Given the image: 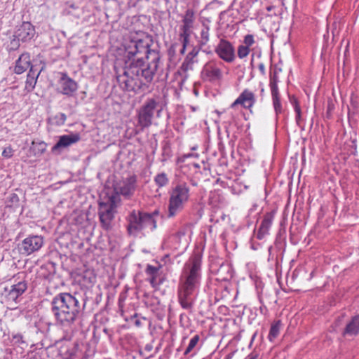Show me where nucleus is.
<instances>
[{"label":"nucleus","mask_w":359,"mask_h":359,"mask_svg":"<svg viewBox=\"0 0 359 359\" xmlns=\"http://www.w3.org/2000/svg\"><path fill=\"white\" fill-rule=\"evenodd\" d=\"M194 13L191 10H187L182 20L183 25L182 26L180 37L189 38L191 30L194 23Z\"/></svg>","instance_id":"nucleus-16"},{"label":"nucleus","mask_w":359,"mask_h":359,"mask_svg":"<svg viewBox=\"0 0 359 359\" xmlns=\"http://www.w3.org/2000/svg\"><path fill=\"white\" fill-rule=\"evenodd\" d=\"M238 57L241 59L246 57L250 53V48L244 45H240L238 47Z\"/></svg>","instance_id":"nucleus-31"},{"label":"nucleus","mask_w":359,"mask_h":359,"mask_svg":"<svg viewBox=\"0 0 359 359\" xmlns=\"http://www.w3.org/2000/svg\"><path fill=\"white\" fill-rule=\"evenodd\" d=\"M46 149V144L43 142L32 141L29 149L31 155L38 156L41 155Z\"/></svg>","instance_id":"nucleus-24"},{"label":"nucleus","mask_w":359,"mask_h":359,"mask_svg":"<svg viewBox=\"0 0 359 359\" xmlns=\"http://www.w3.org/2000/svg\"><path fill=\"white\" fill-rule=\"evenodd\" d=\"M34 35V27L29 22H23L17 27L13 37L17 38L18 41L26 42L31 40Z\"/></svg>","instance_id":"nucleus-12"},{"label":"nucleus","mask_w":359,"mask_h":359,"mask_svg":"<svg viewBox=\"0 0 359 359\" xmlns=\"http://www.w3.org/2000/svg\"><path fill=\"white\" fill-rule=\"evenodd\" d=\"M79 140V136L77 134L62 135L59 137L58 142L53 147L52 151H60L78 142Z\"/></svg>","instance_id":"nucleus-15"},{"label":"nucleus","mask_w":359,"mask_h":359,"mask_svg":"<svg viewBox=\"0 0 359 359\" xmlns=\"http://www.w3.org/2000/svg\"><path fill=\"white\" fill-rule=\"evenodd\" d=\"M244 46H248L250 48L251 46H252L255 43V39L254 36L252 34H248L244 37Z\"/></svg>","instance_id":"nucleus-34"},{"label":"nucleus","mask_w":359,"mask_h":359,"mask_svg":"<svg viewBox=\"0 0 359 359\" xmlns=\"http://www.w3.org/2000/svg\"><path fill=\"white\" fill-rule=\"evenodd\" d=\"M294 111L296 113V117H295L296 122L298 125H299L300 121H301V116H301V114H302L301 108L296 107V110Z\"/></svg>","instance_id":"nucleus-38"},{"label":"nucleus","mask_w":359,"mask_h":359,"mask_svg":"<svg viewBox=\"0 0 359 359\" xmlns=\"http://www.w3.org/2000/svg\"><path fill=\"white\" fill-rule=\"evenodd\" d=\"M359 333V315L354 316L347 324L344 335L355 336Z\"/></svg>","instance_id":"nucleus-21"},{"label":"nucleus","mask_w":359,"mask_h":359,"mask_svg":"<svg viewBox=\"0 0 359 359\" xmlns=\"http://www.w3.org/2000/svg\"><path fill=\"white\" fill-rule=\"evenodd\" d=\"M43 239L39 236H32L25 238L19 245L20 252L28 256L41 248Z\"/></svg>","instance_id":"nucleus-9"},{"label":"nucleus","mask_w":359,"mask_h":359,"mask_svg":"<svg viewBox=\"0 0 359 359\" xmlns=\"http://www.w3.org/2000/svg\"><path fill=\"white\" fill-rule=\"evenodd\" d=\"M30 55L29 53H22L16 61L15 72L20 74L25 72L28 68H31Z\"/></svg>","instance_id":"nucleus-19"},{"label":"nucleus","mask_w":359,"mask_h":359,"mask_svg":"<svg viewBox=\"0 0 359 359\" xmlns=\"http://www.w3.org/2000/svg\"><path fill=\"white\" fill-rule=\"evenodd\" d=\"M279 82V79L278 76V72L276 71H274L273 73L270 74L269 78V87L271 93L273 92H278V83Z\"/></svg>","instance_id":"nucleus-28"},{"label":"nucleus","mask_w":359,"mask_h":359,"mask_svg":"<svg viewBox=\"0 0 359 359\" xmlns=\"http://www.w3.org/2000/svg\"><path fill=\"white\" fill-rule=\"evenodd\" d=\"M264 93H265V90H264V86H262V87L260 89V95L263 96L264 95Z\"/></svg>","instance_id":"nucleus-45"},{"label":"nucleus","mask_w":359,"mask_h":359,"mask_svg":"<svg viewBox=\"0 0 359 359\" xmlns=\"http://www.w3.org/2000/svg\"><path fill=\"white\" fill-rule=\"evenodd\" d=\"M274 218V212H267L263 218L260 226L258 229L257 238L262 240L269 232Z\"/></svg>","instance_id":"nucleus-17"},{"label":"nucleus","mask_w":359,"mask_h":359,"mask_svg":"<svg viewBox=\"0 0 359 359\" xmlns=\"http://www.w3.org/2000/svg\"><path fill=\"white\" fill-rule=\"evenodd\" d=\"M59 74L58 90L64 95H72L77 88L76 83L65 73Z\"/></svg>","instance_id":"nucleus-13"},{"label":"nucleus","mask_w":359,"mask_h":359,"mask_svg":"<svg viewBox=\"0 0 359 359\" xmlns=\"http://www.w3.org/2000/svg\"><path fill=\"white\" fill-rule=\"evenodd\" d=\"M194 166L197 168H200V165L198 163H194Z\"/></svg>","instance_id":"nucleus-46"},{"label":"nucleus","mask_w":359,"mask_h":359,"mask_svg":"<svg viewBox=\"0 0 359 359\" xmlns=\"http://www.w3.org/2000/svg\"><path fill=\"white\" fill-rule=\"evenodd\" d=\"M20 199L16 194H11L6 200V207L15 209L19 205Z\"/></svg>","instance_id":"nucleus-29"},{"label":"nucleus","mask_w":359,"mask_h":359,"mask_svg":"<svg viewBox=\"0 0 359 359\" xmlns=\"http://www.w3.org/2000/svg\"><path fill=\"white\" fill-rule=\"evenodd\" d=\"M190 187L185 182H181L175 186L170 191L168 217L176 216L184 208L190 196Z\"/></svg>","instance_id":"nucleus-6"},{"label":"nucleus","mask_w":359,"mask_h":359,"mask_svg":"<svg viewBox=\"0 0 359 359\" xmlns=\"http://www.w3.org/2000/svg\"><path fill=\"white\" fill-rule=\"evenodd\" d=\"M290 101L291 104L293 106L294 111L296 110V107L300 108L298 100L294 96L290 97Z\"/></svg>","instance_id":"nucleus-37"},{"label":"nucleus","mask_w":359,"mask_h":359,"mask_svg":"<svg viewBox=\"0 0 359 359\" xmlns=\"http://www.w3.org/2000/svg\"><path fill=\"white\" fill-rule=\"evenodd\" d=\"M210 40V27L208 25L203 24L200 32L199 43L201 46H205Z\"/></svg>","instance_id":"nucleus-27"},{"label":"nucleus","mask_w":359,"mask_h":359,"mask_svg":"<svg viewBox=\"0 0 359 359\" xmlns=\"http://www.w3.org/2000/svg\"><path fill=\"white\" fill-rule=\"evenodd\" d=\"M258 69L262 75H265L266 70H265V65L264 63H262V62L259 63L258 65Z\"/></svg>","instance_id":"nucleus-41"},{"label":"nucleus","mask_w":359,"mask_h":359,"mask_svg":"<svg viewBox=\"0 0 359 359\" xmlns=\"http://www.w3.org/2000/svg\"><path fill=\"white\" fill-rule=\"evenodd\" d=\"M19 41H18L17 38L14 37V39L11 42V48L16 49L17 48H18L20 46Z\"/></svg>","instance_id":"nucleus-40"},{"label":"nucleus","mask_w":359,"mask_h":359,"mask_svg":"<svg viewBox=\"0 0 359 359\" xmlns=\"http://www.w3.org/2000/svg\"><path fill=\"white\" fill-rule=\"evenodd\" d=\"M193 65L194 64L192 63V62H189L185 59L183 63L182 64L181 68L184 72H187L188 70L193 69Z\"/></svg>","instance_id":"nucleus-35"},{"label":"nucleus","mask_w":359,"mask_h":359,"mask_svg":"<svg viewBox=\"0 0 359 359\" xmlns=\"http://www.w3.org/2000/svg\"><path fill=\"white\" fill-rule=\"evenodd\" d=\"M87 300V297L83 298L80 305L78 297L69 293H60L55 296L51 302V311L57 323L63 327L72 325L80 311L85 307Z\"/></svg>","instance_id":"nucleus-4"},{"label":"nucleus","mask_w":359,"mask_h":359,"mask_svg":"<svg viewBox=\"0 0 359 359\" xmlns=\"http://www.w3.org/2000/svg\"><path fill=\"white\" fill-rule=\"evenodd\" d=\"M201 278V257L198 255H194L185 263L179 280L178 301L184 309H192V295L198 289Z\"/></svg>","instance_id":"nucleus-2"},{"label":"nucleus","mask_w":359,"mask_h":359,"mask_svg":"<svg viewBox=\"0 0 359 359\" xmlns=\"http://www.w3.org/2000/svg\"><path fill=\"white\" fill-rule=\"evenodd\" d=\"M44 68L45 65L41 64V62L39 65L36 64L32 65L27 74L25 83V88L27 91H32L34 88L37 79Z\"/></svg>","instance_id":"nucleus-14"},{"label":"nucleus","mask_w":359,"mask_h":359,"mask_svg":"<svg viewBox=\"0 0 359 359\" xmlns=\"http://www.w3.org/2000/svg\"><path fill=\"white\" fill-rule=\"evenodd\" d=\"M128 232L137 236L144 231H153L157 227L156 219H153L149 212L133 210L128 216Z\"/></svg>","instance_id":"nucleus-5"},{"label":"nucleus","mask_w":359,"mask_h":359,"mask_svg":"<svg viewBox=\"0 0 359 359\" xmlns=\"http://www.w3.org/2000/svg\"><path fill=\"white\" fill-rule=\"evenodd\" d=\"M150 39L140 32H130L123 41V66L114 68L120 87L126 91L138 92L150 83L158 69V52L151 50Z\"/></svg>","instance_id":"nucleus-1"},{"label":"nucleus","mask_w":359,"mask_h":359,"mask_svg":"<svg viewBox=\"0 0 359 359\" xmlns=\"http://www.w3.org/2000/svg\"><path fill=\"white\" fill-rule=\"evenodd\" d=\"M161 110H157V113L159 114Z\"/></svg>","instance_id":"nucleus-47"},{"label":"nucleus","mask_w":359,"mask_h":359,"mask_svg":"<svg viewBox=\"0 0 359 359\" xmlns=\"http://www.w3.org/2000/svg\"><path fill=\"white\" fill-rule=\"evenodd\" d=\"M256 102L255 94L248 88L244 89L235 101L231 104V108H235L240 104L243 108L251 110Z\"/></svg>","instance_id":"nucleus-11"},{"label":"nucleus","mask_w":359,"mask_h":359,"mask_svg":"<svg viewBox=\"0 0 359 359\" xmlns=\"http://www.w3.org/2000/svg\"><path fill=\"white\" fill-rule=\"evenodd\" d=\"M158 102L151 98L146 100L137 112L138 126L143 130L152 124V119L155 110L158 107Z\"/></svg>","instance_id":"nucleus-7"},{"label":"nucleus","mask_w":359,"mask_h":359,"mask_svg":"<svg viewBox=\"0 0 359 359\" xmlns=\"http://www.w3.org/2000/svg\"><path fill=\"white\" fill-rule=\"evenodd\" d=\"M215 53L223 61L231 63L236 58L235 48L232 43L224 39L219 40L215 48Z\"/></svg>","instance_id":"nucleus-10"},{"label":"nucleus","mask_w":359,"mask_h":359,"mask_svg":"<svg viewBox=\"0 0 359 359\" xmlns=\"http://www.w3.org/2000/svg\"><path fill=\"white\" fill-rule=\"evenodd\" d=\"M14 150L11 146L6 147L2 151V156L6 158H10L13 156Z\"/></svg>","instance_id":"nucleus-33"},{"label":"nucleus","mask_w":359,"mask_h":359,"mask_svg":"<svg viewBox=\"0 0 359 359\" xmlns=\"http://www.w3.org/2000/svg\"><path fill=\"white\" fill-rule=\"evenodd\" d=\"M198 154H193V153H188L184 154L182 156L180 157V161L182 162H184L186 161V159L191 158V157H198Z\"/></svg>","instance_id":"nucleus-36"},{"label":"nucleus","mask_w":359,"mask_h":359,"mask_svg":"<svg viewBox=\"0 0 359 359\" xmlns=\"http://www.w3.org/2000/svg\"><path fill=\"white\" fill-rule=\"evenodd\" d=\"M223 65L221 61L216 60L208 62L203 67V76L210 82H216L222 80L223 78V72L221 67Z\"/></svg>","instance_id":"nucleus-8"},{"label":"nucleus","mask_w":359,"mask_h":359,"mask_svg":"<svg viewBox=\"0 0 359 359\" xmlns=\"http://www.w3.org/2000/svg\"><path fill=\"white\" fill-rule=\"evenodd\" d=\"M149 215L151 216L153 219H156V217L159 215V210H156L154 212L149 213Z\"/></svg>","instance_id":"nucleus-42"},{"label":"nucleus","mask_w":359,"mask_h":359,"mask_svg":"<svg viewBox=\"0 0 359 359\" xmlns=\"http://www.w3.org/2000/svg\"><path fill=\"white\" fill-rule=\"evenodd\" d=\"M283 324L280 320H278L271 323L269 333L268 335V339L270 341H273L275 339H276L280 332Z\"/></svg>","instance_id":"nucleus-23"},{"label":"nucleus","mask_w":359,"mask_h":359,"mask_svg":"<svg viewBox=\"0 0 359 359\" xmlns=\"http://www.w3.org/2000/svg\"><path fill=\"white\" fill-rule=\"evenodd\" d=\"M258 354L255 353H251L245 359H257Z\"/></svg>","instance_id":"nucleus-43"},{"label":"nucleus","mask_w":359,"mask_h":359,"mask_svg":"<svg viewBox=\"0 0 359 359\" xmlns=\"http://www.w3.org/2000/svg\"><path fill=\"white\" fill-rule=\"evenodd\" d=\"M60 120L64 123L66 120V116L65 114H60Z\"/></svg>","instance_id":"nucleus-44"},{"label":"nucleus","mask_w":359,"mask_h":359,"mask_svg":"<svg viewBox=\"0 0 359 359\" xmlns=\"http://www.w3.org/2000/svg\"><path fill=\"white\" fill-rule=\"evenodd\" d=\"M159 268L148 264L145 269L147 275L149 276L148 280L153 287L159 285L161 282L157 281Z\"/></svg>","instance_id":"nucleus-20"},{"label":"nucleus","mask_w":359,"mask_h":359,"mask_svg":"<svg viewBox=\"0 0 359 359\" xmlns=\"http://www.w3.org/2000/svg\"><path fill=\"white\" fill-rule=\"evenodd\" d=\"M198 53L199 49L195 47L192 49L191 52L188 53L185 59L189 62H192V63L194 64L195 62H197V60H196V57L198 55Z\"/></svg>","instance_id":"nucleus-32"},{"label":"nucleus","mask_w":359,"mask_h":359,"mask_svg":"<svg viewBox=\"0 0 359 359\" xmlns=\"http://www.w3.org/2000/svg\"><path fill=\"white\" fill-rule=\"evenodd\" d=\"M154 183L158 188L166 187L169 183V177L165 172L158 173L154 178Z\"/></svg>","instance_id":"nucleus-26"},{"label":"nucleus","mask_w":359,"mask_h":359,"mask_svg":"<svg viewBox=\"0 0 359 359\" xmlns=\"http://www.w3.org/2000/svg\"><path fill=\"white\" fill-rule=\"evenodd\" d=\"M76 280L81 285V288L83 290L84 294L86 295L90 285V276L88 271L85 270L83 272L78 273L76 276Z\"/></svg>","instance_id":"nucleus-22"},{"label":"nucleus","mask_w":359,"mask_h":359,"mask_svg":"<svg viewBox=\"0 0 359 359\" xmlns=\"http://www.w3.org/2000/svg\"><path fill=\"white\" fill-rule=\"evenodd\" d=\"M271 94L273 109L276 116H278L283 112V106L280 102V92H273L271 93Z\"/></svg>","instance_id":"nucleus-25"},{"label":"nucleus","mask_w":359,"mask_h":359,"mask_svg":"<svg viewBox=\"0 0 359 359\" xmlns=\"http://www.w3.org/2000/svg\"><path fill=\"white\" fill-rule=\"evenodd\" d=\"M199 339H200V337L198 334L194 336L191 339V340L189 343V345H188L187 348H186L184 354L188 355L196 347V346L197 345V344L199 341Z\"/></svg>","instance_id":"nucleus-30"},{"label":"nucleus","mask_w":359,"mask_h":359,"mask_svg":"<svg viewBox=\"0 0 359 359\" xmlns=\"http://www.w3.org/2000/svg\"><path fill=\"white\" fill-rule=\"evenodd\" d=\"M182 39V47L180 50V53L181 54H184L185 53V50H186V47H187V44L188 43V41H189V38H187L186 40H185V38L184 37H181Z\"/></svg>","instance_id":"nucleus-39"},{"label":"nucleus","mask_w":359,"mask_h":359,"mask_svg":"<svg viewBox=\"0 0 359 359\" xmlns=\"http://www.w3.org/2000/svg\"><path fill=\"white\" fill-rule=\"evenodd\" d=\"M134 189V186L129 182H123L116 184L114 189L104 188L100 195L99 216L100 222L105 229L111 226L112 221L116 213L117 204L120 201V194L130 195Z\"/></svg>","instance_id":"nucleus-3"},{"label":"nucleus","mask_w":359,"mask_h":359,"mask_svg":"<svg viewBox=\"0 0 359 359\" xmlns=\"http://www.w3.org/2000/svg\"><path fill=\"white\" fill-rule=\"evenodd\" d=\"M26 290L27 283L24 281H20L11 287L7 294V298L8 300L17 303L18 297L21 296Z\"/></svg>","instance_id":"nucleus-18"}]
</instances>
